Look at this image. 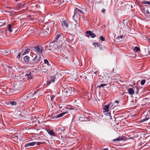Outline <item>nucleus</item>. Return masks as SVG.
Masks as SVG:
<instances>
[{"label":"nucleus","instance_id":"nucleus-1","mask_svg":"<svg viewBox=\"0 0 150 150\" xmlns=\"http://www.w3.org/2000/svg\"><path fill=\"white\" fill-rule=\"evenodd\" d=\"M113 105L112 103H110L107 105H105L103 108V112H108Z\"/></svg>","mask_w":150,"mask_h":150},{"label":"nucleus","instance_id":"nucleus-2","mask_svg":"<svg viewBox=\"0 0 150 150\" xmlns=\"http://www.w3.org/2000/svg\"><path fill=\"white\" fill-rule=\"evenodd\" d=\"M33 50L36 52L41 54L42 52V47L41 46H36L34 48Z\"/></svg>","mask_w":150,"mask_h":150},{"label":"nucleus","instance_id":"nucleus-3","mask_svg":"<svg viewBox=\"0 0 150 150\" xmlns=\"http://www.w3.org/2000/svg\"><path fill=\"white\" fill-rule=\"evenodd\" d=\"M73 18L74 20H75V21L72 27L76 28L79 26V23H78L77 21L75 20V16L74 15L73 16Z\"/></svg>","mask_w":150,"mask_h":150},{"label":"nucleus","instance_id":"nucleus-4","mask_svg":"<svg viewBox=\"0 0 150 150\" xmlns=\"http://www.w3.org/2000/svg\"><path fill=\"white\" fill-rule=\"evenodd\" d=\"M62 27H64L66 28H67L69 26L68 23L67 21L66 20L63 21H62Z\"/></svg>","mask_w":150,"mask_h":150},{"label":"nucleus","instance_id":"nucleus-5","mask_svg":"<svg viewBox=\"0 0 150 150\" xmlns=\"http://www.w3.org/2000/svg\"><path fill=\"white\" fill-rule=\"evenodd\" d=\"M40 61L39 59V57H38L37 56H36L33 59V64H35L36 63H38Z\"/></svg>","mask_w":150,"mask_h":150},{"label":"nucleus","instance_id":"nucleus-6","mask_svg":"<svg viewBox=\"0 0 150 150\" xmlns=\"http://www.w3.org/2000/svg\"><path fill=\"white\" fill-rule=\"evenodd\" d=\"M34 145V143H33V142H32L26 144L25 145V147L26 149H28L30 148V146H33Z\"/></svg>","mask_w":150,"mask_h":150},{"label":"nucleus","instance_id":"nucleus-7","mask_svg":"<svg viewBox=\"0 0 150 150\" xmlns=\"http://www.w3.org/2000/svg\"><path fill=\"white\" fill-rule=\"evenodd\" d=\"M26 76H27L28 79H32V74L30 71H28L27 73Z\"/></svg>","mask_w":150,"mask_h":150},{"label":"nucleus","instance_id":"nucleus-8","mask_svg":"<svg viewBox=\"0 0 150 150\" xmlns=\"http://www.w3.org/2000/svg\"><path fill=\"white\" fill-rule=\"evenodd\" d=\"M47 132L48 134L51 136H53L54 137H55L57 136L56 134H55L53 131V130H49L47 131Z\"/></svg>","mask_w":150,"mask_h":150},{"label":"nucleus","instance_id":"nucleus-9","mask_svg":"<svg viewBox=\"0 0 150 150\" xmlns=\"http://www.w3.org/2000/svg\"><path fill=\"white\" fill-rule=\"evenodd\" d=\"M128 91L130 95H132L134 93V91L133 88H129L128 89Z\"/></svg>","mask_w":150,"mask_h":150},{"label":"nucleus","instance_id":"nucleus-10","mask_svg":"<svg viewBox=\"0 0 150 150\" xmlns=\"http://www.w3.org/2000/svg\"><path fill=\"white\" fill-rule=\"evenodd\" d=\"M68 113V112H63L62 113H60L59 114H58V115H57L55 116V117H56L57 118L60 117H62L63 115H64L66 114V113Z\"/></svg>","mask_w":150,"mask_h":150},{"label":"nucleus","instance_id":"nucleus-11","mask_svg":"<svg viewBox=\"0 0 150 150\" xmlns=\"http://www.w3.org/2000/svg\"><path fill=\"white\" fill-rule=\"evenodd\" d=\"M42 71L44 72H45L48 71V68L45 66H43L41 69Z\"/></svg>","mask_w":150,"mask_h":150},{"label":"nucleus","instance_id":"nucleus-12","mask_svg":"<svg viewBox=\"0 0 150 150\" xmlns=\"http://www.w3.org/2000/svg\"><path fill=\"white\" fill-rule=\"evenodd\" d=\"M55 77H51L50 80L48 81V84H50L51 83H53L55 81Z\"/></svg>","mask_w":150,"mask_h":150},{"label":"nucleus","instance_id":"nucleus-13","mask_svg":"<svg viewBox=\"0 0 150 150\" xmlns=\"http://www.w3.org/2000/svg\"><path fill=\"white\" fill-rule=\"evenodd\" d=\"M38 91H34L33 93L32 92L31 93H29L28 94V96H30V97H32L33 96V95H36V94L38 93Z\"/></svg>","mask_w":150,"mask_h":150},{"label":"nucleus","instance_id":"nucleus-14","mask_svg":"<svg viewBox=\"0 0 150 150\" xmlns=\"http://www.w3.org/2000/svg\"><path fill=\"white\" fill-rule=\"evenodd\" d=\"M5 23V22L4 20L0 19V28L4 25Z\"/></svg>","mask_w":150,"mask_h":150},{"label":"nucleus","instance_id":"nucleus-15","mask_svg":"<svg viewBox=\"0 0 150 150\" xmlns=\"http://www.w3.org/2000/svg\"><path fill=\"white\" fill-rule=\"evenodd\" d=\"M8 105L10 104L12 105H15L17 104V103L15 101H11L8 103Z\"/></svg>","mask_w":150,"mask_h":150},{"label":"nucleus","instance_id":"nucleus-16","mask_svg":"<svg viewBox=\"0 0 150 150\" xmlns=\"http://www.w3.org/2000/svg\"><path fill=\"white\" fill-rule=\"evenodd\" d=\"M55 42V40H54L52 42H51L50 43L48 47L50 48H53V44Z\"/></svg>","mask_w":150,"mask_h":150},{"label":"nucleus","instance_id":"nucleus-17","mask_svg":"<svg viewBox=\"0 0 150 150\" xmlns=\"http://www.w3.org/2000/svg\"><path fill=\"white\" fill-rule=\"evenodd\" d=\"M7 28H8V29L9 31H10V32H11L12 31V26L8 24L7 26Z\"/></svg>","mask_w":150,"mask_h":150},{"label":"nucleus","instance_id":"nucleus-18","mask_svg":"<svg viewBox=\"0 0 150 150\" xmlns=\"http://www.w3.org/2000/svg\"><path fill=\"white\" fill-rule=\"evenodd\" d=\"M149 119V117L148 116L146 115L145 117V118L142 119L141 121V122H144V121H147Z\"/></svg>","mask_w":150,"mask_h":150},{"label":"nucleus","instance_id":"nucleus-19","mask_svg":"<svg viewBox=\"0 0 150 150\" xmlns=\"http://www.w3.org/2000/svg\"><path fill=\"white\" fill-rule=\"evenodd\" d=\"M123 139L122 138H120V137H118V138H117L116 139H114L113 140V141L114 142H118L122 140Z\"/></svg>","mask_w":150,"mask_h":150},{"label":"nucleus","instance_id":"nucleus-20","mask_svg":"<svg viewBox=\"0 0 150 150\" xmlns=\"http://www.w3.org/2000/svg\"><path fill=\"white\" fill-rule=\"evenodd\" d=\"M24 59L25 62H28L29 61L30 58L28 57L27 56H25L24 57Z\"/></svg>","mask_w":150,"mask_h":150},{"label":"nucleus","instance_id":"nucleus-21","mask_svg":"<svg viewBox=\"0 0 150 150\" xmlns=\"http://www.w3.org/2000/svg\"><path fill=\"white\" fill-rule=\"evenodd\" d=\"M61 34H57V35L56 37V39L54 40H55V41H56L57 42L59 38L61 36Z\"/></svg>","mask_w":150,"mask_h":150},{"label":"nucleus","instance_id":"nucleus-22","mask_svg":"<svg viewBox=\"0 0 150 150\" xmlns=\"http://www.w3.org/2000/svg\"><path fill=\"white\" fill-rule=\"evenodd\" d=\"M18 86L17 84H15L13 86V88L15 89V91H18L19 90L20 88H18Z\"/></svg>","mask_w":150,"mask_h":150},{"label":"nucleus","instance_id":"nucleus-23","mask_svg":"<svg viewBox=\"0 0 150 150\" xmlns=\"http://www.w3.org/2000/svg\"><path fill=\"white\" fill-rule=\"evenodd\" d=\"M30 50L29 49H27L23 53V55L27 54V53H28L30 52Z\"/></svg>","mask_w":150,"mask_h":150},{"label":"nucleus","instance_id":"nucleus-24","mask_svg":"<svg viewBox=\"0 0 150 150\" xmlns=\"http://www.w3.org/2000/svg\"><path fill=\"white\" fill-rule=\"evenodd\" d=\"M140 50L139 48L137 47H135L134 49V51L135 52H138Z\"/></svg>","mask_w":150,"mask_h":150},{"label":"nucleus","instance_id":"nucleus-25","mask_svg":"<svg viewBox=\"0 0 150 150\" xmlns=\"http://www.w3.org/2000/svg\"><path fill=\"white\" fill-rule=\"evenodd\" d=\"M75 10L76 11L77 10L81 14L83 13V12L81 10L77 8H75Z\"/></svg>","mask_w":150,"mask_h":150},{"label":"nucleus","instance_id":"nucleus-26","mask_svg":"<svg viewBox=\"0 0 150 150\" xmlns=\"http://www.w3.org/2000/svg\"><path fill=\"white\" fill-rule=\"evenodd\" d=\"M92 32V31L90 30H88L86 31V33L89 34V35H87L88 37H89V36H91Z\"/></svg>","mask_w":150,"mask_h":150},{"label":"nucleus","instance_id":"nucleus-27","mask_svg":"<svg viewBox=\"0 0 150 150\" xmlns=\"http://www.w3.org/2000/svg\"><path fill=\"white\" fill-rule=\"evenodd\" d=\"M107 85V84L105 83H102L99 86H98V87L99 88H100L101 87H103L105 86H106Z\"/></svg>","mask_w":150,"mask_h":150},{"label":"nucleus","instance_id":"nucleus-28","mask_svg":"<svg viewBox=\"0 0 150 150\" xmlns=\"http://www.w3.org/2000/svg\"><path fill=\"white\" fill-rule=\"evenodd\" d=\"M44 63L45 64H47L48 66H50V64L48 61L47 59H45L44 60Z\"/></svg>","mask_w":150,"mask_h":150},{"label":"nucleus","instance_id":"nucleus-29","mask_svg":"<svg viewBox=\"0 0 150 150\" xmlns=\"http://www.w3.org/2000/svg\"><path fill=\"white\" fill-rule=\"evenodd\" d=\"M24 5V4H23L22 3H20L18 4V6L19 8H21Z\"/></svg>","mask_w":150,"mask_h":150},{"label":"nucleus","instance_id":"nucleus-30","mask_svg":"<svg viewBox=\"0 0 150 150\" xmlns=\"http://www.w3.org/2000/svg\"><path fill=\"white\" fill-rule=\"evenodd\" d=\"M146 82V80L145 79L142 80L141 81V84L142 85H144Z\"/></svg>","mask_w":150,"mask_h":150},{"label":"nucleus","instance_id":"nucleus-31","mask_svg":"<svg viewBox=\"0 0 150 150\" xmlns=\"http://www.w3.org/2000/svg\"><path fill=\"white\" fill-rule=\"evenodd\" d=\"M91 36L92 38H94L96 37V35L95 33L92 32V33H91Z\"/></svg>","mask_w":150,"mask_h":150},{"label":"nucleus","instance_id":"nucleus-32","mask_svg":"<svg viewBox=\"0 0 150 150\" xmlns=\"http://www.w3.org/2000/svg\"><path fill=\"white\" fill-rule=\"evenodd\" d=\"M94 45L95 46H97L98 47L100 46V43H94Z\"/></svg>","mask_w":150,"mask_h":150},{"label":"nucleus","instance_id":"nucleus-33","mask_svg":"<svg viewBox=\"0 0 150 150\" xmlns=\"http://www.w3.org/2000/svg\"><path fill=\"white\" fill-rule=\"evenodd\" d=\"M100 39L102 41H104L105 40L104 38L102 36H101L100 37Z\"/></svg>","mask_w":150,"mask_h":150},{"label":"nucleus","instance_id":"nucleus-34","mask_svg":"<svg viewBox=\"0 0 150 150\" xmlns=\"http://www.w3.org/2000/svg\"><path fill=\"white\" fill-rule=\"evenodd\" d=\"M34 143V145L37 144V145H40L41 144V143L40 142H33Z\"/></svg>","mask_w":150,"mask_h":150},{"label":"nucleus","instance_id":"nucleus-35","mask_svg":"<svg viewBox=\"0 0 150 150\" xmlns=\"http://www.w3.org/2000/svg\"><path fill=\"white\" fill-rule=\"evenodd\" d=\"M38 69L37 68H34V69H33L32 71L34 72H36L37 71Z\"/></svg>","mask_w":150,"mask_h":150},{"label":"nucleus","instance_id":"nucleus-36","mask_svg":"<svg viewBox=\"0 0 150 150\" xmlns=\"http://www.w3.org/2000/svg\"><path fill=\"white\" fill-rule=\"evenodd\" d=\"M149 1H145L143 2V3L146 4H149Z\"/></svg>","mask_w":150,"mask_h":150},{"label":"nucleus","instance_id":"nucleus-37","mask_svg":"<svg viewBox=\"0 0 150 150\" xmlns=\"http://www.w3.org/2000/svg\"><path fill=\"white\" fill-rule=\"evenodd\" d=\"M21 54V53L20 52L19 53L17 56V57L18 58H20V57Z\"/></svg>","mask_w":150,"mask_h":150},{"label":"nucleus","instance_id":"nucleus-38","mask_svg":"<svg viewBox=\"0 0 150 150\" xmlns=\"http://www.w3.org/2000/svg\"><path fill=\"white\" fill-rule=\"evenodd\" d=\"M5 52H6V53L8 54H10V52H9L8 51L6 50L5 51Z\"/></svg>","mask_w":150,"mask_h":150},{"label":"nucleus","instance_id":"nucleus-39","mask_svg":"<svg viewBox=\"0 0 150 150\" xmlns=\"http://www.w3.org/2000/svg\"><path fill=\"white\" fill-rule=\"evenodd\" d=\"M54 98H55V96L54 95L52 96V97H51V100L52 101L53 100V99Z\"/></svg>","mask_w":150,"mask_h":150},{"label":"nucleus","instance_id":"nucleus-40","mask_svg":"<svg viewBox=\"0 0 150 150\" xmlns=\"http://www.w3.org/2000/svg\"><path fill=\"white\" fill-rule=\"evenodd\" d=\"M146 12L147 13H148V14H150V13L148 10L147 9L146 10Z\"/></svg>","mask_w":150,"mask_h":150},{"label":"nucleus","instance_id":"nucleus-41","mask_svg":"<svg viewBox=\"0 0 150 150\" xmlns=\"http://www.w3.org/2000/svg\"><path fill=\"white\" fill-rule=\"evenodd\" d=\"M105 11V10L104 9H102V12L103 13H104Z\"/></svg>","mask_w":150,"mask_h":150},{"label":"nucleus","instance_id":"nucleus-42","mask_svg":"<svg viewBox=\"0 0 150 150\" xmlns=\"http://www.w3.org/2000/svg\"><path fill=\"white\" fill-rule=\"evenodd\" d=\"M61 46H62V45H57V47H61Z\"/></svg>","mask_w":150,"mask_h":150},{"label":"nucleus","instance_id":"nucleus-43","mask_svg":"<svg viewBox=\"0 0 150 150\" xmlns=\"http://www.w3.org/2000/svg\"><path fill=\"white\" fill-rule=\"evenodd\" d=\"M147 116H148L149 117V119L150 118V115H147Z\"/></svg>","mask_w":150,"mask_h":150},{"label":"nucleus","instance_id":"nucleus-44","mask_svg":"<svg viewBox=\"0 0 150 150\" xmlns=\"http://www.w3.org/2000/svg\"><path fill=\"white\" fill-rule=\"evenodd\" d=\"M115 102L116 103H118V101L116 100V101H115Z\"/></svg>","mask_w":150,"mask_h":150},{"label":"nucleus","instance_id":"nucleus-45","mask_svg":"<svg viewBox=\"0 0 150 150\" xmlns=\"http://www.w3.org/2000/svg\"><path fill=\"white\" fill-rule=\"evenodd\" d=\"M147 89H148L149 90H150V86L148 87V88H147Z\"/></svg>","mask_w":150,"mask_h":150},{"label":"nucleus","instance_id":"nucleus-46","mask_svg":"<svg viewBox=\"0 0 150 150\" xmlns=\"http://www.w3.org/2000/svg\"><path fill=\"white\" fill-rule=\"evenodd\" d=\"M46 30H49V28H46Z\"/></svg>","mask_w":150,"mask_h":150},{"label":"nucleus","instance_id":"nucleus-47","mask_svg":"<svg viewBox=\"0 0 150 150\" xmlns=\"http://www.w3.org/2000/svg\"><path fill=\"white\" fill-rule=\"evenodd\" d=\"M2 33V32L1 31H0V35Z\"/></svg>","mask_w":150,"mask_h":150},{"label":"nucleus","instance_id":"nucleus-48","mask_svg":"<svg viewBox=\"0 0 150 150\" xmlns=\"http://www.w3.org/2000/svg\"><path fill=\"white\" fill-rule=\"evenodd\" d=\"M2 124L1 122H0V125H1Z\"/></svg>","mask_w":150,"mask_h":150},{"label":"nucleus","instance_id":"nucleus-49","mask_svg":"<svg viewBox=\"0 0 150 150\" xmlns=\"http://www.w3.org/2000/svg\"><path fill=\"white\" fill-rule=\"evenodd\" d=\"M148 4L150 5V1H149V4Z\"/></svg>","mask_w":150,"mask_h":150},{"label":"nucleus","instance_id":"nucleus-50","mask_svg":"<svg viewBox=\"0 0 150 150\" xmlns=\"http://www.w3.org/2000/svg\"><path fill=\"white\" fill-rule=\"evenodd\" d=\"M64 130H65V129H64L63 130H62L61 131H64Z\"/></svg>","mask_w":150,"mask_h":150},{"label":"nucleus","instance_id":"nucleus-51","mask_svg":"<svg viewBox=\"0 0 150 150\" xmlns=\"http://www.w3.org/2000/svg\"><path fill=\"white\" fill-rule=\"evenodd\" d=\"M122 38V36H120V38Z\"/></svg>","mask_w":150,"mask_h":150},{"label":"nucleus","instance_id":"nucleus-52","mask_svg":"<svg viewBox=\"0 0 150 150\" xmlns=\"http://www.w3.org/2000/svg\"><path fill=\"white\" fill-rule=\"evenodd\" d=\"M65 92H66L67 93V90H66V91H65Z\"/></svg>","mask_w":150,"mask_h":150},{"label":"nucleus","instance_id":"nucleus-53","mask_svg":"<svg viewBox=\"0 0 150 150\" xmlns=\"http://www.w3.org/2000/svg\"><path fill=\"white\" fill-rule=\"evenodd\" d=\"M19 115H21V114H19Z\"/></svg>","mask_w":150,"mask_h":150},{"label":"nucleus","instance_id":"nucleus-54","mask_svg":"<svg viewBox=\"0 0 150 150\" xmlns=\"http://www.w3.org/2000/svg\"><path fill=\"white\" fill-rule=\"evenodd\" d=\"M149 16H150V14H149Z\"/></svg>","mask_w":150,"mask_h":150},{"label":"nucleus","instance_id":"nucleus-55","mask_svg":"<svg viewBox=\"0 0 150 150\" xmlns=\"http://www.w3.org/2000/svg\"><path fill=\"white\" fill-rule=\"evenodd\" d=\"M75 12H74V14H75Z\"/></svg>","mask_w":150,"mask_h":150}]
</instances>
